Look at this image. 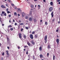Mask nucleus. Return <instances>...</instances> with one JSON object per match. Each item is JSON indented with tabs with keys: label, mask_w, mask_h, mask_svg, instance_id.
I'll return each mask as SVG.
<instances>
[{
	"label": "nucleus",
	"mask_w": 60,
	"mask_h": 60,
	"mask_svg": "<svg viewBox=\"0 0 60 60\" xmlns=\"http://www.w3.org/2000/svg\"><path fill=\"white\" fill-rule=\"evenodd\" d=\"M47 35H46V36L45 37L44 39V40L45 41V43H46V42H47Z\"/></svg>",
	"instance_id": "1"
},
{
	"label": "nucleus",
	"mask_w": 60,
	"mask_h": 60,
	"mask_svg": "<svg viewBox=\"0 0 60 60\" xmlns=\"http://www.w3.org/2000/svg\"><path fill=\"white\" fill-rule=\"evenodd\" d=\"M52 17L53 18L54 17V11H52L51 14Z\"/></svg>",
	"instance_id": "6"
},
{
	"label": "nucleus",
	"mask_w": 60,
	"mask_h": 60,
	"mask_svg": "<svg viewBox=\"0 0 60 60\" xmlns=\"http://www.w3.org/2000/svg\"><path fill=\"white\" fill-rule=\"evenodd\" d=\"M48 49H51V47H50V46L48 45Z\"/></svg>",
	"instance_id": "13"
},
{
	"label": "nucleus",
	"mask_w": 60,
	"mask_h": 60,
	"mask_svg": "<svg viewBox=\"0 0 60 60\" xmlns=\"http://www.w3.org/2000/svg\"><path fill=\"white\" fill-rule=\"evenodd\" d=\"M3 14H1V16H3Z\"/></svg>",
	"instance_id": "53"
},
{
	"label": "nucleus",
	"mask_w": 60,
	"mask_h": 60,
	"mask_svg": "<svg viewBox=\"0 0 60 60\" xmlns=\"http://www.w3.org/2000/svg\"><path fill=\"white\" fill-rule=\"evenodd\" d=\"M12 27V26L11 25H10L9 26H8V28H9V27Z\"/></svg>",
	"instance_id": "27"
},
{
	"label": "nucleus",
	"mask_w": 60,
	"mask_h": 60,
	"mask_svg": "<svg viewBox=\"0 0 60 60\" xmlns=\"http://www.w3.org/2000/svg\"><path fill=\"white\" fill-rule=\"evenodd\" d=\"M31 7L32 8L33 7H34V6L32 4H31Z\"/></svg>",
	"instance_id": "29"
},
{
	"label": "nucleus",
	"mask_w": 60,
	"mask_h": 60,
	"mask_svg": "<svg viewBox=\"0 0 60 60\" xmlns=\"http://www.w3.org/2000/svg\"><path fill=\"white\" fill-rule=\"evenodd\" d=\"M19 37L20 39H21L22 38V36H21V33H19L18 34Z\"/></svg>",
	"instance_id": "4"
},
{
	"label": "nucleus",
	"mask_w": 60,
	"mask_h": 60,
	"mask_svg": "<svg viewBox=\"0 0 60 60\" xmlns=\"http://www.w3.org/2000/svg\"><path fill=\"white\" fill-rule=\"evenodd\" d=\"M30 39H33L34 38V37H33V35L32 34H30Z\"/></svg>",
	"instance_id": "3"
},
{
	"label": "nucleus",
	"mask_w": 60,
	"mask_h": 60,
	"mask_svg": "<svg viewBox=\"0 0 60 60\" xmlns=\"http://www.w3.org/2000/svg\"><path fill=\"white\" fill-rule=\"evenodd\" d=\"M19 22L20 23V22H21V21H20V20H19Z\"/></svg>",
	"instance_id": "58"
},
{
	"label": "nucleus",
	"mask_w": 60,
	"mask_h": 60,
	"mask_svg": "<svg viewBox=\"0 0 60 60\" xmlns=\"http://www.w3.org/2000/svg\"><path fill=\"white\" fill-rule=\"evenodd\" d=\"M60 1V0H57V2H59Z\"/></svg>",
	"instance_id": "52"
},
{
	"label": "nucleus",
	"mask_w": 60,
	"mask_h": 60,
	"mask_svg": "<svg viewBox=\"0 0 60 60\" xmlns=\"http://www.w3.org/2000/svg\"><path fill=\"white\" fill-rule=\"evenodd\" d=\"M9 22H10V23H11V20H9Z\"/></svg>",
	"instance_id": "64"
},
{
	"label": "nucleus",
	"mask_w": 60,
	"mask_h": 60,
	"mask_svg": "<svg viewBox=\"0 0 60 60\" xmlns=\"http://www.w3.org/2000/svg\"><path fill=\"white\" fill-rule=\"evenodd\" d=\"M39 50L40 51H41L42 50V49L41 48V46H40V47H39Z\"/></svg>",
	"instance_id": "15"
},
{
	"label": "nucleus",
	"mask_w": 60,
	"mask_h": 60,
	"mask_svg": "<svg viewBox=\"0 0 60 60\" xmlns=\"http://www.w3.org/2000/svg\"><path fill=\"white\" fill-rule=\"evenodd\" d=\"M1 7L2 8H6V6H4V5H2L1 6Z\"/></svg>",
	"instance_id": "7"
},
{
	"label": "nucleus",
	"mask_w": 60,
	"mask_h": 60,
	"mask_svg": "<svg viewBox=\"0 0 60 60\" xmlns=\"http://www.w3.org/2000/svg\"><path fill=\"white\" fill-rule=\"evenodd\" d=\"M26 47H27V46H25L24 47H25V48H26Z\"/></svg>",
	"instance_id": "61"
},
{
	"label": "nucleus",
	"mask_w": 60,
	"mask_h": 60,
	"mask_svg": "<svg viewBox=\"0 0 60 60\" xmlns=\"http://www.w3.org/2000/svg\"><path fill=\"white\" fill-rule=\"evenodd\" d=\"M6 10L7 11H9V10H9V9H8V8H7L6 9Z\"/></svg>",
	"instance_id": "45"
},
{
	"label": "nucleus",
	"mask_w": 60,
	"mask_h": 60,
	"mask_svg": "<svg viewBox=\"0 0 60 60\" xmlns=\"http://www.w3.org/2000/svg\"><path fill=\"white\" fill-rule=\"evenodd\" d=\"M8 0V1L9 2H11V1H10V0Z\"/></svg>",
	"instance_id": "62"
},
{
	"label": "nucleus",
	"mask_w": 60,
	"mask_h": 60,
	"mask_svg": "<svg viewBox=\"0 0 60 60\" xmlns=\"http://www.w3.org/2000/svg\"><path fill=\"white\" fill-rule=\"evenodd\" d=\"M13 30V29L12 28H11L10 29V30L11 31H12Z\"/></svg>",
	"instance_id": "40"
},
{
	"label": "nucleus",
	"mask_w": 60,
	"mask_h": 60,
	"mask_svg": "<svg viewBox=\"0 0 60 60\" xmlns=\"http://www.w3.org/2000/svg\"><path fill=\"white\" fill-rule=\"evenodd\" d=\"M23 29L22 28L21 29V32H22V31H23Z\"/></svg>",
	"instance_id": "49"
},
{
	"label": "nucleus",
	"mask_w": 60,
	"mask_h": 60,
	"mask_svg": "<svg viewBox=\"0 0 60 60\" xmlns=\"http://www.w3.org/2000/svg\"><path fill=\"white\" fill-rule=\"evenodd\" d=\"M23 36L24 37V39H26V35H23Z\"/></svg>",
	"instance_id": "19"
},
{
	"label": "nucleus",
	"mask_w": 60,
	"mask_h": 60,
	"mask_svg": "<svg viewBox=\"0 0 60 60\" xmlns=\"http://www.w3.org/2000/svg\"><path fill=\"white\" fill-rule=\"evenodd\" d=\"M32 11H30V15H31V16H32Z\"/></svg>",
	"instance_id": "17"
},
{
	"label": "nucleus",
	"mask_w": 60,
	"mask_h": 60,
	"mask_svg": "<svg viewBox=\"0 0 60 60\" xmlns=\"http://www.w3.org/2000/svg\"><path fill=\"white\" fill-rule=\"evenodd\" d=\"M7 11V13H11V12H10V11Z\"/></svg>",
	"instance_id": "33"
},
{
	"label": "nucleus",
	"mask_w": 60,
	"mask_h": 60,
	"mask_svg": "<svg viewBox=\"0 0 60 60\" xmlns=\"http://www.w3.org/2000/svg\"><path fill=\"white\" fill-rule=\"evenodd\" d=\"M1 60H4V58H3V57H2L1 58Z\"/></svg>",
	"instance_id": "47"
},
{
	"label": "nucleus",
	"mask_w": 60,
	"mask_h": 60,
	"mask_svg": "<svg viewBox=\"0 0 60 60\" xmlns=\"http://www.w3.org/2000/svg\"><path fill=\"white\" fill-rule=\"evenodd\" d=\"M11 6H13L14 5L13 4H11Z\"/></svg>",
	"instance_id": "46"
},
{
	"label": "nucleus",
	"mask_w": 60,
	"mask_h": 60,
	"mask_svg": "<svg viewBox=\"0 0 60 60\" xmlns=\"http://www.w3.org/2000/svg\"><path fill=\"white\" fill-rule=\"evenodd\" d=\"M24 13L23 12V13H22V17H23L24 16Z\"/></svg>",
	"instance_id": "30"
},
{
	"label": "nucleus",
	"mask_w": 60,
	"mask_h": 60,
	"mask_svg": "<svg viewBox=\"0 0 60 60\" xmlns=\"http://www.w3.org/2000/svg\"><path fill=\"white\" fill-rule=\"evenodd\" d=\"M30 56H31L30 55H29L28 56V57L29 58H30Z\"/></svg>",
	"instance_id": "38"
},
{
	"label": "nucleus",
	"mask_w": 60,
	"mask_h": 60,
	"mask_svg": "<svg viewBox=\"0 0 60 60\" xmlns=\"http://www.w3.org/2000/svg\"><path fill=\"white\" fill-rule=\"evenodd\" d=\"M55 18H54L52 20V22H54L55 21Z\"/></svg>",
	"instance_id": "26"
},
{
	"label": "nucleus",
	"mask_w": 60,
	"mask_h": 60,
	"mask_svg": "<svg viewBox=\"0 0 60 60\" xmlns=\"http://www.w3.org/2000/svg\"><path fill=\"white\" fill-rule=\"evenodd\" d=\"M36 21H37L35 19H34V22H36Z\"/></svg>",
	"instance_id": "24"
},
{
	"label": "nucleus",
	"mask_w": 60,
	"mask_h": 60,
	"mask_svg": "<svg viewBox=\"0 0 60 60\" xmlns=\"http://www.w3.org/2000/svg\"><path fill=\"white\" fill-rule=\"evenodd\" d=\"M7 42L8 43L9 42V41L10 40V39L8 37H7Z\"/></svg>",
	"instance_id": "9"
},
{
	"label": "nucleus",
	"mask_w": 60,
	"mask_h": 60,
	"mask_svg": "<svg viewBox=\"0 0 60 60\" xmlns=\"http://www.w3.org/2000/svg\"><path fill=\"white\" fill-rule=\"evenodd\" d=\"M35 38H37V37H38V34H36L35 36Z\"/></svg>",
	"instance_id": "14"
},
{
	"label": "nucleus",
	"mask_w": 60,
	"mask_h": 60,
	"mask_svg": "<svg viewBox=\"0 0 60 60\" xmlns=\"http://www.w3.org/2000/svg\"><path fill=\"white\" fill-rule=\"evenodd\" d=\"M40 58H42L43 57V55H42L41 54L40 55Z\"/></svg>",
	"instance_id": "11"
},
{
	"label": "nucleus",
	"mask_w": 60,
	"mask_h": 60,
	"mask_svg": "<svg viewBox=\"0 0 60 60\" xmlns=\"http://www.w3.org/2000/svg\"><path fill=\"white\" fill-rule=\"evenodd\" d=\"M40 22H42V20H41L40 21Z\"/></svg>",
	"instance_id": "57"
},
{
	"label": "nucleus",
	"mask_w": 60,
	"mask_h": 60,
	"mask_svg": "<svg viewBox=\"0 0 60 60\" xmlns=\"http://www.w3.org/2000/svg\"><path fill=\"white\" fill-rule=\"evenodd\" d=\"M7 48L8 49H9V47L7 46Z\"/></svg>",
	"instance_id": "55"
},
{
	"label": "nucleus",
	"mask_w": 60,
	"mask_h": 60,
	"mask_svg": "<svg viewBox=\"0 0 60 60\" xmlns=\"http://www.w3.org/2000/svg\"><path fill=\"white\" fill-rule=\"evenodd\" d=\"M2 14H4V13H5V12H4V11H3L2 12Z\"/></svg>",
	"instance_id": "43"
},
{
	"label": "nucleus",
	"mask_w": 60,
	"mask_h": 60,
	"mask_svg": "<svg viewBox=\"0 0 60 60\" xmlns=\"http://www.w3.org/2000/svg\"><path fill=\"white\" fill-rule=\"evenodd\" d=\"M11 15L10 14L8 15V17H9V18H10V17H11Z\"/></svg>",
	"instance_id": "36"
},
{
	"label": "nucleus",
	"mask_w": 60,
	"mask_h": 60,
	"mask_svg": "<svg viewBox=\"0 0 60 60\" xmlns=\"http://www.w3.org/2000/svg\"><path fill=\"white\" fill-rule=\"evenodd\" d=\"M38 7H40V5H38Z\"/></svg>",
	"instance_id": "56"
},
{
	"label": "nucleus",
	"mask_w": 60,
	"mask_h": 60,
	"mask_svg": "<svg viewBox=\"0 0 60 60\" xmlns=\"http://www.w3.org/2000/svg\"><path fill=\"white\" fill-rule=\"evenodd\" d=\"M53 60H55V55H53Z\"/></svg>",
	"instance_id": "23"
},
{
	"label": "nucleus",
	"mask_w": 60,
	"mask_h": 60,
	"mask_svg": "<svg viewBox=\"0 0 60 60\" xmlns=\"http://www.w3.org/2000/svg\"><path fill=\"white\" fill-rule=\"evenodd\" d=\"M58 4H60V2H59Z\"/></svg>",
	"instance_id": "63"
},
{
	"label": "nucleus",
	"mask_w": 60,
	"mask_h": 60,
	"mask_svg": "<svg viewBox=\"0 0 60 60\" xmlns=\"http://www.w3.org/2000/svg\"><path fill=\"white\" fill-rule=\"evenodd\" d=\"M26 29H27V30H28V29L29 28H28V27H25Z\"/></svg>",
	"instance_id": "32"
},
{
	"label": "nucleus",
	"mask_w": 60,
	"mask_h": 60,
	"mask_svg": "<svg viewBox=\"0 0 60 60\" xmlns=\"http://www.w3.org/2000/svg\"><path fill=\"white\" fill-rule=\"evenodd\" d=\"M58 31H59V29L57 28V30H56V32H58Z\"/></svg>",
	"instance_id": "18"
},
{
	"label": "nucleus",
	"mask_w": 60,
	"mask_h": 60,
	"mask_svg": "<svg viewBox=\"0 0 60 60\" xmlns=\"http://www.w3.org/2000/svg\"><path fill=\"white\" fill-rule=\"evenodd\" d=\"M48 22H45V25H48Z\"/></svg>",
	"instance_id": "22"
},
{
	"label": "nucleus",
	"mask_w": 60,
	"mask_h": 60,
	"mask_svg": "<svg viewBox=\"0 0 60 60\" xmlns=\"http://www.w3.org/2000/svg\"><path fill=\"white\" fill-rule=\"evenodd\" d=\"M6 52H7V54L8 55L9 53H8V51L7 50L6 51Z\"/></svg>",
	"instance_id": "21"
},
{
	"label": "nucleus",
	"mask_w": 60,
	"mask_h": 60,
	"mask_svg": "<svg viewBox=\"0 0 60 60\" xmlns=\"http://www.w3.org/2000/svg\"><path fill=\"white\" fill-rule=\"evenodd\" d=\"M53 7H49V12H52V11H53Z\"/></svg>",
	"instance_id": "2"
},
{
	"label": "nucleus",
	"mask_w": 60,
	"mask_h": 60,
	"mask_svg": "<svg viewBox=\"0 0 60 60\" xmlns=\"http://www.w3.org/2000/svg\"><path fill=\"white\" fill-rule=\"evenodd\" d=\"M19 24L21 26V25H24V23H20Z\"/></svg>",
	"instance_id": "25"
},
{
	"label": "nucleus",
	"mask_w": 60,
	"mask_h": 60,
	"mask_svg": "<svg viewBox=\"0 0 60 60\" xmlns=\"http://www.w3.org/2000/svg\"><path fill=\"white\" fill-rule=\"evenodd\" d=\"M27 44L29 46H30V43L29 42H27Z\"/></svg>",
	"instance_id": "20"
},
{
	"label": "nucleus",
	"mask_w": 60,
	"mask_h": 60,
	"mask_svg": "<svg viewBox=\"0 0 60 60\" xmlns=\"http://www.w3.org/2000/svg\"><path fill=\"white\" fill-rule=\"evenodd\" d=\"M18 49H20V47H19V46H18Z\"/></svg>",
	"instance_id": "50"
},
{
	"label": "nucleus",
	"mask_w": 60,
	"mask_h": 60,
	"mask_svg": "<svg viewBox=\"0 0 60 60\" xmlns=\"http://www.w3.org/2000/svg\"><path fill=\"white\" fill-rule=\"evenodd\" d=\"M26 19H28V16H26L25 17Z\"/></svg>",
	"instance_id": "42"
},
{
	"label": "nucleus",
	"mask_w": 60,
	"mask_h": 60,
	"mask_svg": "<svg viewBox=\"0 0 60 60\" xmlns=\"http://www.w3.org/2000/svg\"><path fill=\"white\" fill-rule=\"evenodd\" d=\"M26 55H27L28 54V50H27L26 52Z\"/></svg>",
	"instance_id": "31"
},
{
	"label": "nucleus",
	"mask_w": 60,
	"mask_h": 60,
	"mask_svg": "<svg viewBox=\"0 0 60 60\" xmlns=\"http://www.w3.org/2000/svg\"><path fill=\"white\" fill-rule=\"evenodd\" d=\"M29 21H32V19L31 18V17L29 19Z\"/></svg>",
	"instance_id": "10"
},
{
	"label": "nucleus",
	"mask_w": 60,
	"mask_h": 60,
	"mask_svg": "<svg viewBox=\"0 0 60 60\" xmlns=\"http://www.w3.org/2000/svg\"><path fill=\"white\" fill-rule=\"evenodd\" d=\"M18 16H20V15L19 14H18Z\"/></svg>",
	"instance_id": "59"
},
{
	"label": "nucleus",
	"mask_w": 60,
	"mask_h": 60,
	"mask_svg": "<svg viewBox=\"0 0 60 60\" xmlns=\"http://www.w3.org/2000/svg\"><path fill=\"white\" fill-rule=\"evenodd\" d=\"M43 1L44 2H46V0H43Z\"/></svg>",
	"instance_id": "51"
},
{
	"label": "nucleus",
	"mask_w": 60,
	"mask_h": 60,
	"mask_svg": "<svg viewBox=\"0 0 60 60\" xmlns=\"http://www.w3.org/2000/svg\"><path fill=\"white\" fill-rule=\"evenodd\" d=\"M4 15L5 16H6L7 15L6 13H5L4 14Z\"/></svg>",
	"instance_id": "34"
},
{
	"label": "nucleus",
	"mask_w": 60,
	"mask_h": 60,
	"mask_svg": "<svg viewBox=\"0 0 60 60\" xmlns=\"http://www.w3.org/2000/svg\"><path fill=\"white\" fill-rule=\"evenodd\" d=\"M18 11H21V10L19 8H18Z\"/></svg>",
	"instance_id": "37"
},
{
	"label": "nucleus",
	"mask_w": 60,
	"mask_h": 60,
	"mask_svg": "<svg viewBox=\"0 0 60 60\" xmlns=\"http://www.w3.org/2000/svg\"><path fill=\"white\" fill-rule=\"evenodd\" d=\"M47 55L48 57H49V53H48L47 54Z\"/></svg>",
	"instance_id": "35"
},
{
	"label": "nucleus",
	"mask_w": 60,
	"mask_h": 60,
	"mask_svg": "<svg viewBox=\"0 0 60 60\" xmlns=\"http://www.w3.org/2000/svg\"><path fill=\"white\" fill-rule=\"evenodd\" d=\"M14 15L15 16H17V13L15 12L14 13Z\"/></svg>",
	"instance_id": "16"
},
{
	"label": "nucleus",
	"mask_w": 60,
	"mask_h": 60,
	"mask_svg": "<svg viewBox=\"0 0 60 60\" xmlns=\"http://www.w3.org/2000/svg\"><path fill=\"white\" fill-rule=\"evenodd\" d=\"M35 33V32H34V31H33V32H32V34H34V33Z\"/></svg>",
	"instance_id": "44"
},
{
	"label": "nucleus",
	"mask_w": 60,
	"mask_h": 60,
	"mask_svg": "<svg viewBox=\"0 0 60 60\" xmlns=\"http://www.w3.org/2000/svg\"><path fill=\"white\" fill-rule=\"evenodd\" d=\"M29 33H32V32L31 31V30H30V31H29Z\"/></svg>",
	"instance_id": "54"
},
{
	"label": "nucleus",
	"mask_w": 60,
	"mask_h": 60,
	"mask_svg": "<svg viewBox=\"0 0 60 60\" xmlns=\"http://www.w3.org/2000/svg\"><path fill=\"white\" fill-rule=\"evenodd\" d=\"M31 42L32 44H33V45H34L35 44V42H34V41L32 40L31 41Z\"/></svg>",
	"instance_id": "8"
},
{
	"label": "nucleus",
	"mask_w": 60,
	"mask_h": 60,
	"mask_svg": "<svg viewBox=\"0 0 60 60\" xmlns=\"http://www.w3.org/2000/svg\"><path fill=\"white\" fill-rule=\"evenodd\" d=\"M15 26H18V24H17V23H15Z\"/></svg>",
	"instance_id": "39"
},
{
	"label": "nucleus",
	"mask_w": 60,
	"mask_h": 60,
	"mask_svg": "<svg viewBox=\"0 0 60 60\" xmlns=\"http://www.w3.org/2000/svg\"><path fill=\"white\" fill-rule=\"evenodd\" d=\"M33 60H34V59H35V57L34 56V55H33Z\"/></svg>",
	"instance_id": "28"
},
{
	"label": "nucleus",
	"mask_w": 60,
	"mask_h": 60,
	"mask_svg": "<svg viewBox=\"0 0 60 60\" xmlns=\"http://www.w3.org/2000/svg\"><path fill=\"white\" fill-rule=\"evenodd\" d=\"M59 39H57L56 40V41L57 42V45H59Z\"/></svg>",
	"instance_id": "5"
},
{
	"label": "nucleus",
	"mask_w": 60,
	"mask_h": 60,
	"mask_svg": "<svg viewBox=\"0 0 60 60\" xmlns=\"http://www.w3.org/2000/svg\"><path fill=\"white\" fill-rule=\"evenodd\" d=\"M13 22H15V21L14 20V19H13Z\"/></svg>",
	"instance_id": "60"
},
{
	"label": "nucleus",
	"mask_w": 60,
	"mask_h": 60,
	"mask_svg": "<svg viewBox=\"0 0 60 60\" xmlns=\"http://www.w3.org/2000/svg\"><path fill=\"white\" fill-rule=\"evenodd\" d=\"M6 6H8V7H9V6H8V5L7 4H6Z\"/></svg>",
	"instance_id": "48"
},
{
	"label": "nucleus",
	"mask_w": 60,
	"mask_h": 60,
	"mask_svg": "<svg viewBox=\"0 0 60 60\" xmlns=\"http://www.w3.org/2000/svg\"><path fill=\"white\" fill-rule=\"evenodd\" d=\"M50 4L51 5V6H53V2H51L50 3Z\"/></svg>",
	"instance_id": "12"
},
{
	"label": "nucleus",
	"mask_w": 60,
	"mask_h": 60,
	"mask_svg": "<svg viewBox=\"0 0 60 60\" xmlns=\"http://www.w3.org/2000/svg\"><path fill=\"white\" fill-rule=\"evenodd\" d=\"M2 56H4V52H3V53L2 54Z\"/></svg>",
	"instance_id": "41"
}]
</instances>
